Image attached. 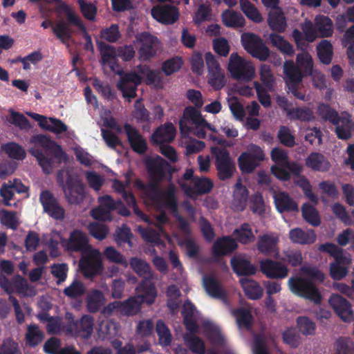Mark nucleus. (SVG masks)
Returning <instances> with one entry per match:
<instances>
[{
	"instance_id": "f257e3e1",
	"label": "nucleus",
	"mask_w": 354,
	"mask_h": 354,
	"mask_svg": "<svg viewBox=\"0 0 354 354\" xmlns=\"http://www.w3.org/2000/svg\"><path fill=\"white\" fill-rule=\"evenodd\" d=\"M301 271V276L289 279L288 286L290 291L315 303H319L322 297L313 281L322 282L324 280V274L313 266H304Z\"/></svg>"
},
{
	"instance_id": "f03ea898",
	"label": "nucleus",
	"mask_w": 354,
	"mask_h": 354,
	"mask_svg": "<svg viewBox=\"0 0 354 354\" xmlns=\"http://www.w3.org/2000/svg\"><path fill=\"white\" fill-rule=\"evenodd\" d=\"M297 66L293 62L287 61L283 64L285 80L288 90L298 99L304 100L305 95L299 91L302 85L303 74H310L313 71V62L311 55L306 52H301L297 55Z\"/></svg>"
},
{
	"instance_id": "7ed1b4c3",
	"label": "nucleus",
	"mask_w": 354,
	"mask_h": 354,
	"mask_svg": "<svg viewBox=\"0 0 354 354\" xmlns=\"http://www.w3.org/2000/svg\"><path fill=\"white\" fill-rule=\"evenodd\" d=\"M30 142L33 146L29 149L30 153L37 159L44 172L46 174L53 171L54 162L51 158L44 155L39 148H42L46 151L52 153L59 162H66L68 160L67 155L62 150L61 146L46 136L37 135L33 136Z\"/></svg>"
},
{
	"instance_id": "20e7f679",
	"label": "nucleus",
	"mask_w": 354,
	"mask_h": 354,
	"mask_svg": "<svg viewBox=\"0 0 354 354\" xmlns=\"http://www.w3.org/2000/svg\"><path fill=\"white\" fill-rule=\"evenodd\" d=\"M301 30L304 33L298 30H294L292 36L299 48H304L305 41L313 42L318 37H328L333 35V24L332 21L326 16H317L315 19L314 24L306 21L301 24Z\"/></svg>"
},
{
	"instance_id": "39448f33",
	"label": "nucleus",
	"mask_w": 354,
	"mask_h": 354,
	"mask_svg": "<svg viewBox=\"0 0 354 354\" xmlns=\"http://www.w3.org/2000/svg\"><path fill=\"white\" fill-rule=\"evenodd\" d=\"M136 186L144 189V194L151 203L160 207H165L172 212L179 222L180 227L183 230H187V223L177 213V203L176 198V188L170 185L165 190L158 189L154 184H151L146 188L143 183L139 180L136 181Z\"/></svg>"
},
{
	"instance_id": "423d86ee",
	"label": "nucleus",
	"mask_w": 354,
	"mask_h": 354,
	"mask_svg": "<svg viewBox=\"0 0 354 354\" xmlns=\"http://www.w3.org/2000/svg\"><path fill=\"white\" fill-rule=\"evenodd\" d=\"M156 296L154 286L147 281H144L136 288V296L124 302L120 301V315L129 316L137 314L142 303L151 304L154 302Z\"/></svg>"
},
{
	"instance_id": "0eeeda50",
	"label": "nucleus",
	"mask_w": 354,
	"mask_h": 354,
	"mask_svg": "<svg viewBox=\"0 0 354 354\" xmlns=\"http://www.w3.org/2000/svg\"><path fill=\"white\" fill-rule=\"evenodd\" d=\"M196 310L189 301H186L183 305L182 314L184 317V322L186 328L191 333L198 331ZM185 342L189 349L196 354H203L205 351L203 341L194 334H185Z\"/></svg>"
},
{
	"instance_id": "6e6552de",
	"label": "nucleus",
	"mask_w": 354,
	"mask_h": 354,
	"mask_svg": "<svg viewBox=\"0 0 354 354\" xmlns=\"http://www.w3.org/2000/svg\"><path fill=\"white\" fill-rule=\"evenodd\" d=\"M182 132L191 131L199 138H205L207 130L216 133V130L203 118L201 113L193 107H187L179 122Z\"/></svg>"
},
{
	"instance_id": "1a4fd4ad",
	"label": "nucleus",
	"mask_w": 354,
	"mask_h": 354,
	"mask_svg": "<svg viewBox=\"0 0 354 354\" xmlns=\"http://www.w3.org/2000/svg\"><path fill=\"white\" fill-rule=\"evenodd\" d=\"M209 138L218 145L211 147V153L215 159L218 177L221 180L227 179L233 173L234 164L230 156L229 151L225 148L226 141L223 139H218L214 136H209Z\"/></svg>"
},
{
	"instance_id": "9d476101",
	"label": "nucleus",
	"mask_w": 354,
	"mask_h": 354,
	"mask_svg": "<svg viewBox=\"0 0 354 354\" xmlns=\"http://www.w3.org/2000/svg\"><path fill=\"white\" fill-rule=\"evenodd\" d=\"M65 196L70 203H77L82 200L84 187L79 176L72 171H62L58 175Z\"/></svg>"
},
{
	"instance_id": "9b49d317",
	"label": "nucleus",
	"mask_w": 354,
	"mask_h": 354,
	"mask_svg": "<svg viewBox=\"0 0 354 354\" xmlns=\"http://www.w3.org/2000/svg\"><path fill=\"white\" fill-rule=\"evenodd\" d=\"M227 70L233 78L245 82L251 81L256 74L255 67L252 62L243 58L237 53L230 55Z\"/></svg>"
},
{
	"instance_id": "f8f14e48",
	"label": "nucleus",
	"mask_w": 354,
	"mask_h": 354,
	"mask_svg": "<svg viewBox=\"0 0 354 354\" xmlns=\"http://www.w3.org/2000/svg\"><path fill=\"white\" fill-rule=\"evenodd\" d=\"M203 333L214 346L217 347L221 354H236L226 341L220 328L209 321L203 322ZM208 354H218L214 350L208 351Z\"/></svg>"
},
{
	"instance_id": "ddd939ff",
	"label": "nucleus",
	"mask_w": 354,
	"mask_h": 354,
	"mask_svg": "<svg viewBox=\"0 0 354 354\" xmlns=\"http://www.w3.org/2000/svg\"><path fill=\"white\" fill-rule=\"evenodd\" d=\"M193 171L188 169L185 173L183 178L178 183L184 192L191 197L195 194H203L209 192L212 187V182L207 178H193Z\"/></svg>"
},
{
	"instance_id": "4468645a",
	"label": "nucleus",
	"mask_w": 354,
	"mask_h": 354,
	"mask_svg": "<svg viewBox=\"0 0 354 354\" xmlns=\"http://www.w3.org/2000/svg\"><path fill=\"white\" fill-rule=\"evenodd\" d=\"M102 254L97 249H90L83 253L80 261V268L86 277L99 274L103 270Z\"/></svg>"
},
{
	"instance_id": "2eb2a0df",
	"label": "nucleus",
	"mask_w": 354,
	"mask_h": 354,
	"mask_svg": "<svg viewBox=\"0 0 354 354\" xmlns=\"http://www.w3.org/2000/svg\"><path fill=\"white\" fill-rule=\"evenodd\" d=\"M241 41L244 49L252 57L261 61L266 60L269 57V49L257 35L244 32L241 36Z\"/></svg>"
},
{
	"instance_id": "dca6fc26",
	"label": "nucleus",
	"mask_w": 354,
	"mask_h": 354,
	"mask_svg": "<svg viewBox=\"0 0 354 354\" xmlns=\"http://www.w3.org/2000/svg\"><path fill=\"white\" fill-rule=\"evenodd\" d=\"M205 59L207 68L208 83L216 90L221 89L225 84V71L221 65L210 52L205 54Z\"/></svg>"
},
{
	"instance_id": "f3484780",
	"label": "nucleus",
	"mask_w": 354,
	"mask_h": 354,
	"mask_svg": "<svg viewBox=\"0 0 354 354\" xmlns=\"http://www.w3.org/2000/svg\"><path fill=\"white\" fill-rule=\"evenodd\" d=\"M322 108L319 109V112L326 120L336 125L335 131L337 137L344 140L349 138L354 130V126L350 119V115L348 113H344L341 117H339L334 110H329L328 114L325 115L322 110Z\"/></svg>"
},
{
	"instance_id": "a211bd4d",
	"label": "nucleus",
	"mask_w": 354,
	"mask_h": 354,
	"mask_svg": "<svg viewBox=\"0 0 354 354\" xmlns=\"http://www.w3.org/2000/svg\"><path fill=\"white\" fill-rule=\"evenodd\" d=\"M264 159V153L261 149L253 144L248 146L247 151L241 154L239 158V166L245 173L252 172Z\"/></svg>"
},
{
	"instance_id": "6ab92c4d",
	"label": "nucleus",
	"mask_w": 354,
	"mask_h": 354,
	"mask_svg": "<svg viewBox=\"0 0 354 354\" xmlns=\"http://www.w3.org/2000/svg\"><path fill=\"white\" fill-rule=\"evenodd\" d=\"M28 116L38 122V125L44 130L53 132L55 134H60L67 132L68 136H74L73 131H68V127L62 120L54 118H47L38 113L26 112Z\"/></svg>"
},
{
	"instance_id": "aec40b11",
	"label": "nucleus",
	"mask_w": 354,
	"mask_h": 354,
	"mask_svg": "<svg viewBox=\"0 0 354 354\" xmlns=\"http://www.w3.org/2000/svg\"><path fill=\"white\" fill-rule=\"evenodd\" d=\"M62 245L68 251L80 252L82 255L93 248L88 243L86 234L80 230L71 232L68 239L62 242Z\"/></svg>"
},
{
	"instance_id": "412c9836",
	"label": "nucleus",
	"mask_w": 354,
	"mask_h": 354,
	"mask_svg": "<svg viewBox=\"0 0 354 354\" xmlns=\"http://www.w3.org/2000/svg\"><path fill=\"white\" fill-rule=\"evenodd\" d=\"M271 158L274 162L271 167L272 173L280 180H288L289 175L285 167H287L289 160L286 151L279 148H274L271 151Z\"/></svg>"
},
{
	"instance_id": "4be33fe9",
	"label": "nucleus",
	"mask_w": 354,
	"mask_h": 354,
	"mask_svg": "<svg viewBox=\"0 0 354 354\" xmlns=\"http://www.w3.org/2000/svg\"><path fill=\"white\" fill-rule=\"evenodd\" d=\"M140 82L141 77L137 68L135 73L120 74L117 86L122 93L124 97L131 99L136 96V88Z\"/></svg>"
},
{
	"instance_id": "5701e85b",
	"label": "nucleus",
	"mask_w": 354,
	"mask_h": 354,
	"mask_svg": "<svg viewBox=\"0 0 354 354\" xmlns=\"http://www.w3.org/2000/svg\"><path fill=\"white\" fill-rule=\"evenodd\" d=\"M136 40L140 46L139 55L142 60H147L156 53L158 40L156 37L144 32L137 35Z\"/></svg>"
},
{
	"instance_id": "b1692460",
	"label": "nucleus",
	"mask_w": 354,
	"mask_h": 354,
	"mask_svg": "<svg viewBox=\"0 0 354 354\" xmlns=\"http://www.w3.org/2000/svg\"><path fill=\"white\" fill-rule=\"evenodd\" d=\"M0 286L8 293L17 292L26 296H32L35 294V290L28 286L26 281L21 277H15L10 282L4 276H0Z\"/></svg>"
},
{
	"instance_id": "393cba45",
	"label": "nucleus",
	"mask_w": 354,
	"mask_h": 354,
	"mask_svg": "<svg viewBox=\"0 0 354 354\" xmlns=\"http://www.w3.org/2000/svg\"><path fill=\"white\" fill-rule=\"evenodd\" d=\"M152 17L158 21L165 24H172L177 21L179 12L176 7L171 5H159L151 9Z\"/></svg>"
},
{
	"instance_id": "a878e982",
	"label": "nucleus",
	"mask_w": 354,
	"mask_h": 354,
	"mask_svg": "<svg viewBox=\"0 0 354 354\" xmlns=\"http://www.w3.org/2000/svg\"><path fill=\"white\" fill-rule=\"evenodd\" d=\"M66 330L68 335L87 339L93 330V319L88 315L83 316L80 322L67 326Z\"/></svg>"
},
{
	"instance_id": "bb28decb",
	"label": "nucleus",
	"mask_w": 354,
	"mask_h": 354,
	"mask_svg": "<svg viewBox=\"0 0 354 354\" xmlns=\"http://www.w3.org/2000/svg\"><path fill=\"white\" fill-rule=\"evenodd\" d=\"M260 269L266 277L272 279H283L288 274V269L285 265L270 259L260 261Z\"/></svg>"
},
{
	"instance_id": "cd10ccee",
	"label": "nucleus",
	"mask_w": 354,
	"mask_h": 354,
	"mask_svg": "<svg viewBox=\"0 0 354 354\" xmlns=\"http://www.w3.org/2000/svg\"><path fill=\"white\" fill-rule=\"evenodd\" d=\"M329 304L343 321L351 322L353 319L351 306L346 299L334 294L330 297Z\"/></svg>"
},
{
	"instance_id": "c85d7f7f",
	"label": "nucleus",
	"mask_w": 354,
	"mask_h": 354,
	"mask_svg": "<svg viewBox=\"0 0 354 354\" xmlns=\"http://www.w3.org/2000/svg\"><path fill=\"white\" fill-rule=\"evenodd\" d=\"M40 201L44 211L51 217L55 219H62L64 218V209L58 204L50 192L47 191L43 192L40 195Z\"/></svg>"
},
{
	"instance_id": "c756f323",
	"label": "nucleus",
	"mask_w": 354,
	"mask_h": 354,
	"mask_svg": "<svg viewBox=\"0 0 354 354\" xmlns=\"http://www.w3.org/2000/svg\"><path fill=\"white\" fill-rule=\"evenodd\" d=\"M279 235L277 233L270 232L259 237L257 248L263 254H274L275 257L279 255L278 243Z\"/></svg>"
},
{
	"instance_id": "7c9ffc66",
	"label": "nucleus",
	"mask_w": 354,
	"mask_h": 354,
	"mask_svg": "<svg viewBox=\"0 0 354 354\" xmlns=\"http://www.w3.org/2000/svg\"><path fill=\"white\" fill-rule=\"evenodd\" d=\"M352 262L353 259L350 254L335 259L329 267L330 277L335 280H341L346 277L348 273V266Z\"/></svg>"
},
{
	"instance_id": "2f4dec72",
	"label": "nucleus",
	"mask_w": 354,
	"mask_h": 354,
	"mask_svg": "<svg viewBox=\"0 0 354 354\" xmlns=\"http://www.w3.org/2000/svg\"><path fill=\"white\" fill-rule=\"evenodd\" d=\"M98 47L102 56V65L105 70L109 68L111 71L120 73L118 66L115 62V58L118 55V53L111 46L99 43Z\"/></svg>"
},
{
	"instance_id": "473e14b6",
	"label": "nucleus",
	"mask_w": 354,
	"mask_h": 354,
	"mask_svg": "<svg viewBox=\"0 0 354 354\" xmlns=\"http://www.w3.org/2000/svg\"><path fill=\"white\" fill-rule=\"evenodd\" d=\"M99 207L92 209L91 214L94 219L100 221L110 220V213L115 208V203L109 196H104L99 199Z\"/></svg>"
},
{
	"instance_id": "72a5a7b5",
	"label": "nucleus",
	"mask_w": 354,
	"mask_h": 354,
	"mask_svg": "<svg viewBox=\"0 0 354 354\" xmlns=\"http://www.w3.org/2000/svg\"><path fill=\"white\" fill-rule=\"evenodd\" d=\"M138 73L142 80L157 88H162L165 85V80L162 74L158 71H151L147 66H140L138 67Z\"/></svg>"
},
{
	"instance_id": "f704fd0d",
	"label": "nucleus",
	"mask_w": 354,
	"mask_h": 354,
	"mask_svg": "<svg viewBox=\"0 0 354 354\" xmlns=\"http://www.w3.org/2000/svg\"><path fill=\"white\" fill-rule=\"evenodd\" d=\"M147 167L153 179H160L169 170V165L160 156L152 157L147 160Z\"/></svg>"
},
{
	"instance_id": "c9c22d12",
	"label": "nucleus",
	"mask_w": 354,
	"mask_h": 354,
	"mask_svg": "<svg viewBox=\"0 0 354 354\" xmlns=\"http://www.w3.org/2000/svg\"><path fill=\"white\" fill-rule=\"evenodd\" d=\"M273 198L277 210L283 212L298 211V205L284 192H274Z\"/></svg>"
},
{
	"instance_id": "e433bc0d",
	"label": "nucleus",
	"mask_w": 354,
	"mask_h": 354,
	"mask_svg": "<svg viewBox=\"0 0 354 354\" xmlns=\"http://www.w3.org/2000/svg\"><path fill=\"white\" fill-rule=\"evenodd\" d=\"M176 135V129L171 123H166L159 127L151 136L153 142L160 145L171 142Z\"/></svg>"
},
{
	"instance_id": "4c0bfd02",
	"label": "nucleus",
	"mask_w": 354,
	"mask_h": 354,
	"mask_svg": "<svg viewBox=\"0 0 354 354\" xmlns=\"http://www.w3.org/2000/svg\"><path fill=\"white\" fill-rule=\"evenodd\" d=\"M289 238L294 243L306 245L313 243L316 241L317 236L312 230L304 231L297 227L290 231Z\"/></svg>"
},
{
	"instance_id": "58836bf2",
	"label": "nucleus",
	"mask_w": 354,
	"mask_h": 354,
	"mask_svg": "<svg viewBox=\"0 0 354 354\" xmlns=\"http://www.w3.org/2000/svg\"><path fill=\"white\" fill-rule=\"evenodd\" d=\"M203 283L207 293L214 298L221 299L225 296V291L214 274L203 277Z\"/></svg>"
},
{
	"instance_id": "ea45409f",
	"label": "nucleus",
	"mask_w": 354,
	"mask_h": 354,
	"mask_svg": "<svg viewBox=\"0 0 354 354\" xmlns=\"http://www.w3.org/2000/svg\"><path fill=\"white\" fill-rule=\"evenodd\" d=\"M306 165L314 171L321 172L327 171L330 167L328 160L322 154L315 152L306 158Z\"/></svg>"
},
{
	"instance_id": "a19ab883",
	"label": "nucleus",
	"mask_w": 354,
	"mask_h": 354,
	"mask_svg": "<svg viewBox=\"0 0 354 354\" xmlns=\"http://www.w3.org/2000/svg\"><path fill=\"white\" fill-rule=\"evenodd\" d=\"M239 282L246 296L250 299H259L263 296V290L255 281L247 277L240 279Z\"/></svg>"
},
{
	"instance_id": "79ce46f5",
	"label": "nucleus",
	"mask_w": 354,
	"mask_h": 354,
	"mask_svg": "<svg viewBox=\"0 0 354 354\" xmlns=\"http://www.w3.org/2000/svg\"><path fill=\"white\" fill-rule=\"evenodd\" d=\"M268 23L272 30L279 32H284L287 26L286 17L279 7L269 12Z\"/></svg>"
},
{
	"instance_id": "37998d69",
	"label": "nucleus",
	"mask_w": 354,
	"mask_h": 354,
	"mask_svg": "<svg viewBox=\"0 0 354 354\" xmlns=\"http://www.w3.org/2000/svg\"><path fill=\"white\" fill-rule=\"evenodd\" d=\"M248 198V191L245 186H243L240 182L235 185L233 200L231 203V207L236 212L243 211L246 206Z\"/></svg>"
},
{
	"instance_id": "c03bdc74",
	"label": "nucleus",
	"mask_w": 354,
	"mask_h": 354,
	"mask_svg": "<svg viewBox=\"0 0 354 354\" xmlns=\"http://www.w3.org/2000/svg\"><path fill=\"white\" fill-rule=\"evenodd\" d=\"M223 24L229 28H242L245 26V20L243 16L239 12L232 10H225L221 15Z\"/></svg>"
},
{
	"instance_id": "a18cd8bd",
	"label": "nucleus",
	"mask_w": 354,
	"mask_h": 354,
	"mask_svg": "<svg viewBox=\"0 0 354 354\" xmlns=\"http://www.w3.org/2000/svg\"><path fill=\"white\" fill-rule=\"evenodd\" d=\"M113 187L118 192L122 193V197L126 201L129 206L133 208L134 212L145 222L149 223V219L147 216L143 214L136 207L135 198L131 193L125 190L124 185L118 180H114L113 183Z\"/></svg>"
},
{
	"instance_id": "49530a36",
	"label": "nucleus",
	"mask_w": 354,
	"mask_h": 354,
	"mask_svg": "<svg viewBox=\"0 0 354 354\" xmlns=\"http://www.w3.org/2000/svg\"><path fill=\"white\" fill-rule=\"evenodd\" d=\"M129 141L133 149L139 153H144L147 149V143L137 131L129 125L124 127Z\"/></svg>"
},
{
	"instance_id": "de8ad7c7",
	"label": "nucleus",
	"mask_w": 354,
	"mask_h": 354,
	"mask_svg": "<svg viewBox=\"0 0 354 354\" xmlns=\"http://www.w3.org/2000/svg\"><path fill=\"white\" fill-rule=\"evenodd\" d=\"M232 266L238 275H251L256 272V268L244 257H236L232 259Z\"/></svg>"
},
{
	"instance_id": "09e8293b",
	"label": "nucleus",
	"mask_w": 354,
	"mask_h": 354,
	"mask_svg": "<svg viewBox=\"0 0 354 354\" xmlns=\"http://www.w3.org/2000/svg\"><path fill=\"white\" fill-rule=\"evenodd\" d=\"M231 313L235 317L236 324L240 329H248L252 323L251 312L248 306L232 310Z\"/></svg>"
},
{
	"instance_id": "8fccbe9b",
	"label": "nucleus",
	"mask_w": 354,
	"mask_h": 354,
	"mask_svg": "<svg viewBox=\"0 0 354 354\" xmlns=\"http://www.w3.org/2000/svg\"><path fill=\"white\" fill-rule=\"evenodd\" d=\"M237 248L234 239L230 237H223L217 240L213 246V252L215 255H225Z\"/></svg>"
},
{
	"instance_id": "3c124183",
	"label": "nucleus",
	"mask_w": 354,
	"mask_h": 354,
	"mask_svg": "<svg viewBox=\"0 0 354 354\" xmlns=\"http://www.w3.org/2000/svg\"><path fill=\"white\" fill-rule=\"evenodd\" d=\"M2 151L10 158L22 160L26 156L25 149L15 142H9L1 147Z\"/></svg>"
},
{
	"instance_id": "603ef678",
	"label": "nucleus",
	"mask_w": 354,
	"mask_h": 354,
	"mask_svg": "<svg viewBox=\"0 0 354 354\" xmlns=\"http://www.w3.org/2000/svg\"><path fill=\"white\" fill-rule=\"evenodd\" d=\"M240 8L245 15L255 23H260L263 21V17L258 9L248 0H240Z\"/></svg>"
},
{
	"instance_id": "864d4df0",
	"label": "nucleus",
	"mask_w": 354,
	"mask_h": 354,
	"mask_svg": "<svg viewBox=\"0 0 354 354\" xmlns=\"http://www.w3.org/2000/svg\"><path fill=\"white\" fill-rule=\"evenodd\" d=\"M38 317L41 321L46 324V328L48 333H59L64 332L66 333V329L67 326H62L59 319L53 318L46 313L39 315Z\"/></svg>"
},
{
	"instance_id": "5fc2aeb1",
	"label": "nucleus",
	"mask_w": 354,
	"mask_h": 354,
	"mask_svg": "<svg viewBox=\"0 0 354 354\" xmlns=\"http://www.w3.org/2000/svg\"><path fill=\"white\" fill-rule=\"evenodd\" d=\"M105 301L103 294L97 290H93L87 295L86 302L89 311L96 312L104 304Z\"/></svg>"
},
{
	"instance_id": "6e6d98bb",
	"label": "nucleus",
	"mask_w": 354,
	"mask_h": 354,
	"mask_svg": "<svg viewBox=\"0 0 354 354\" xmlns=\"http://www.w3.org/2000/svg\"><path fill=\"white\" fill-rule=\"evenodd\" d=\"M269 38L272 45L283 54L291 55L294 53L292 46L282 36L276 33H272L270 35Z\"/></svg>"
},
{
	"instance_id": "4d7b16f0",
	"label": "nucleus",
	"mask_w": 354,
	"mask_h": 354,
	"mask_svg": "<svg viewBox=\"0 0 354 354\" xmlns=\"http://www.w3.org/2000/svg\"><path fill=\"white\" fill-rule=\"evenodd\" d=\"M234 235L242 243H248L254 241L255 234L249 224L243 223L234 232Z\"/></svg>"
},
{
	"instance_id": "13d9d810",
	"label": "nucleus",
	"mask_w": 354,
	"mask_h": 354,
	"mask_svg": "<svg viewBox=\"0 0 354 354\" xmlns=\"http://www.w3.org/2000/svg\"><path fill=\"white\" fill-rule=\"evenodd\" d=\"M317 55L324 64H328L330 62L333 56V46L330 41L322 40L317 47Z\"/></svg>"
},
{
	"instance_id": "bf43d9fd",
	"label": "nucleus",
	"mask_w": 354,
	"mask_h": 354,
	"mask_svg": "<svg viewBox=\"0 0 354 354\" xmlns=\"http://www.w3.org/2000/svg\"><path fill=\"white\" fill-rule=\"evenodd\" d=\"M58 9L61 12H63L66 15L68 22L71 24L76 26L80 29L82 30L83 31H85L84 27L82 24L81 19L75 12V11L71 8H70L67 4L63 2L60 3Z\"/></svg>"
},
{
	"instance_id": "052dcab7",
	"label": "nucleus",
	"mask_w": 354,
	"mask_h": 354,
	"mask_svg": "<svg viewBox=\"0 0 354 354\" xmlns=\"http://www.w3.org/2000/svg\"><path fill=\"white\" fill-rule=\"evenodd\" d=\"M44 240L50 249V255L54 257H57L59 254V244L64 241L62 240L60 234L58 232L53 231L50 234L45 235Z\"/></svg>"
},
{
	"instance_id": "680f3d73",
	"label": "nucleus",
	"mask_w": 354,
	"mask_h": 354,
	"mask_svg": "<svg viewBox=\"0 0 354 354\" xmlns=\"http://www.w3.org/2000/svg\"><path fill=\"white\" fill-rule=\"evenodd\" d=\"M0 222L2 225L15 229L19 223V216L17 213L8 210L0 211Z\"/></svg>"
},
{
	"instance_id": "e2e57ef3",
	"label": "nucleus",
	"mask_w": 354,
	"mask_h": 354,
	"mask_svg": "<svg viewBox=\"0 0 354 354\" xmlns=\"http://www.w3.org/2000/svg\"><path fill=\"white\" fill-rule=\"evenodd\" d=\"M302 215L304 218L313 226H317L320 223L319 214L314 206L305 203L302 206Z\"/></svg>"
},
{
	"instance_id": "0e129e2a",
	"label": "nucleus",
	"mask_w": 354,
	"mask_h": 354,
	"mask_svg": "<svg viewBox=\"0 0 354 354\" xmlns=\"http://www.w3.org/2000/svg\"><path fill=\"white\" fill-rule=\"evenodd\" d=\"M53 31L62 42H66L71 37V31L69 25L64 21H60L53 26Z\"/></svg>"
},
{
	"instance_id": "69168bd1",
	"label": "nucleus",
	"mask_w": 354,
	"mask_h": 354,
	"mask_svg": "<svg viewBox=\"0 0 354 354\" xmlns=\"http://www.w3.org/2000/svg\"><path fill=\"white\" fill-rule=\"evenodd\" d=\"M336 241L340 246L350 244L351 249L354 252V230L347 228L342 231L337 236Z\"/></svg>"
},
{
	"instance_id": "338daca9",
	"label": "nucleus",
	"mask_w": 354,
	"mask_h": 354,
	"mask_svg": "<svg viewBox=\"0 0 354 354\" xmlns=\"http://www.w3.org/2000/svg\"><path fill=\"white\" fill-rule=\"evenodd\" d=\"M26 337L29 344L35 346L42 341L44 334L37 326L30 325L28 327Z\"/></svg>"
},
{
	"instance_id": "774afa93",
	"label": "nucleus",
	"mask_w": 354,
	"mask_h": 354,
	"mask_svg": "<svg viewBox=\"0 0 354 354\" xmlns=\"http://www.w3.org/2000/svg\"><path fill=\"white\" fill-rule=\"evenodd\" d=\"M334 214L347 225H353L354 220L348 215L345 207L340 203H335L332 206Z\"/></svg>"
}]
</instances>
